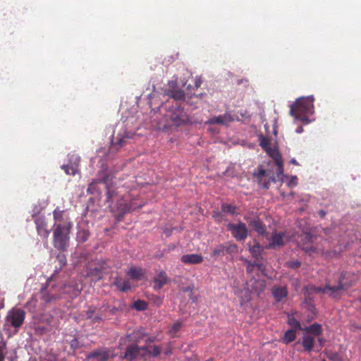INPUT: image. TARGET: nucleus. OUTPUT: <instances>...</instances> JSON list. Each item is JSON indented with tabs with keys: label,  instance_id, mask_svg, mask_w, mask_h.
Listing matches in <instances>:
<instances>
[{
	"label": "nucleus",
	"instance_id": "6",
	"mask_svg": "<svg viewBox=\"0 0 361 361\" xmlns=\"http://www.w3.org/2000/svg\"><path fill=\"white\" fill-rule=\"evenodd\" d=\"M227 229L237 241H243L247 237L248 231L245 224L243 222L238 224L230 223L227 225Z\"/></svg>",
	"mask_w": 361,
	"mask_h": 361
},
{
	"label": "nucleus",
	"instance_id": "16",
	"mask_svg": "<svg viewBox=\"0 0 361 361\" xmlns=\"http://www.w3.org/2000/svg\"><path fill=\"white\" fill-rule=\"evenodd\" d=\"M259 146L269 155L271 158L275 157V154H279L280 152L276 147L270 146V140L264 135H260L259 137Z\"/></svg>",
	"mask_w": 361,
	"mask_h": 361
},
{
	"label": "nucleus",
	"instance_id": "4",
	"mask_svg": "<svg viewBox=\"0 0 361 361\" xmlns=\"http://www.w3.org/2000/svg\"><path fill=\"white\" fill-rule=\"evenodd\" d=\"M72 227L66 226L57 225L54 227L53 233L54 247L61 251H64L69 245L70 232Z\"/></svg>",
	"mask_w": 361,
	"mask_h": 361
},
{
	"label": "nucleus",
	"instance_id": "28",
	"mask_svg": "<svg viewBox=\"0 0 361 361\" xmlns=\"http://www.w3.org/2000/svg\"><path fill=\"white\" fill-rule=\"evenodd\" d=\"M133 136V134L131 133L130 132H124V133L123 135L118 134L117 136L114 138L115 141L114 143L115 145H118L120 147H123L126 143V140L127 139L132 138Z\"/></svg>",
	"mask_w": 361,
	"mask_h": 361
},
{
	"label": "nucleus",
	"instance_id": "44",
	"mask_svg": "<svg viewBox=\"0 0 361 361\" xmlns=\"http://www.w3.org/2000/svg\"><path fill=\"white\" fill-rule=\"evenodd\" d=\"M71 348L73 350H75L80 348V342L78 338H73L70 341Z\"/></svg>",
	"mask_w": 361,
	"mask_h": 361
},
{
	"label": "nucleus",
	"instance_id": "1",
	"mask_svg": "<svg viewBox=\"0 0 361 361\" xmlns=\"http://www.w3.org/2000/svg\"><path fill=\"white\" fill-rule=\"evenodd\" d=\"M165 108L166 109L165 117L169 127L178 128L191 123L190 116L180 102L171 103V104L168 102Z\"/></svg>",
	"mask_w": 361,
	"mask_h": 361
},
{
	"label": "nucleus",
	"instance_id": "57",
	"mask_svg": "<svg viewBox=\"0 0 361 361\" xmlns=\"http://www.w3.org/2000/svg\"><path fill=\"white\" fill-rule=\"evenodd\" d=\"M250 264H252V263H251V262H248V266H247V271H252V267H251V266H250Z\"/></svg>",
	"mask_w": 361,
	"mask_h": 361
},
{
	"label": "nucleus",
	"instance_id": "47",
	"mask_svg": "<svg viewBox=\"0 0 361 361\" xmlns=\"http://www.w3.org/2000/svg\"><path fill=\"white\" fill-rule=\"evenodd\" d=\"M288 267L292 269H297L300 267L301 263L298 260L290 261L287 263Z\"/></svg>",
	"mask_w": 361,
	"mask_h": 361
},
{
	"label": "nucleus",
	"instance_id": "49",
	"mask_svg": "<svg viewBox=\"0 0 361 361\" xmlns=\"http://www.w3.org/2000/svg\"><path fill=\"white\" fill-rule=\"evenodd\" d=\"M4 345L2 346H0V361L4 360L5 355H4Z\"/></svg>",
	"mask_w": 361,
	"mask_h": 361
},
{
	"label": "nucleus",
	"instance_id": "12",
	"mask_svg": "<svg viewBox=\"0 0 361 361\" xmlns=\"http://www.w3.org/2000/svg\"><path fill=\"white\" fill-rule=\"evenodd\" d=\"M104 172L99 173L97 178L94 179L89 185L87 192L91 195H100L102 194L101 186L104 188L103 181Z\"/></svg>",
	"mask_w": 361,
	"mask_h": 361
},
{
	"label": "nucleus",
	"instance_id": "18",
	"mask_svg": "<svg viewBox=\"0 0 361 361\" xmlns=\"http://www.w3.org/2000/svg\"><path fill=\"white\" fill-rule=\"evenodd\" d=\"M233 121V116L230 114L226 113L222 115H219L218 116H214L210 118L208 121V123L227 125L228 123Z\"/></svg>",
	"mask_w": 361,
	"mask_h": 361
},
{
	"label": "nucleus",
	"instance_id": "29",
	"mask_svg": "<svg viewBox=\"0 0 361 361\" xmlns=\"http://www.w3.org/2000/svg\"><path fill=\"white\" fill-rule=\"evenodd\" d=\"M272 159L274 161L276 166V173L277 174L278 176H279L280 175H282L283 173L282 157L281 154H275V157H274Z\"/></svg>",
	"mask_w": 361,
	"mask_h": 361
},
{
	"label": "nucleus",
	"instance_id": "31",
	"mask_svg": "<svg viewBox=\"0 0 361 361\" xmlns=\"http://www.w3.org/2000/svg\"><path fill=\"white\" fill-rule=\"evenodd\" d=\"M296 338V331L293 329H289L286 331L282 338L283 342L285 344H288L294 341Z\"/></svg>",
	"mask_w": 361,
	"mask_h": 361
},
{
	"label": "nucleus",
	"instance_id": "45",
	"mask_svg": "<svg viewBox=\"0 0 361 361\" xmlns=\"http://www.w3.org/2000/svg\"><path fill=\"white\" fill-rule=\"evenodd\" d=\"M302 250H304L305 252L311 255L312 253H314L317 251V249L315 247H314L312 245H309L307 246L302 247Z\"/></svg>",
	"mask_w": 361,
	"mask_h": 361
},
{
	"label": "nucleus",
	"instance_id": "42",
	"mask_svg": "<svg viewBox=\"0 0 361 361\" xmlns=\"http://www.w3.org/2000/svg\"><path fill=\"white\" fill-rule=\"evenodd\" d=\"M89 236L90 233L88 231H80L78 235V238L82 243L87 241L89 238Z\"/></svg>",
	"mask_w": 361,
	"mask_h": 361
},
{
	"label": "nucleus",
	"instance_id": "58",
	"mask_svg": "<svg viewBox=\"0 0 361 361\" xmlns=\"http://www.w3.org/2000/svg\"><path fill=\"white\" fill-rule=\"evenodd\" d=\"M290 163L293 164H295V165H298V163L297 162V161L295 159H292L290 160Z\"/></svg>",
	"mask_w": 361,
	"mask_h": 361
},
{
	"label": "nucleus",
	"instance_id": "10",
	"mask_svg": "<svg viewBox=\"0 0 361 361\" xmlns=\"http://www.w3.org/2000/svg\"><path fill=\"white\" fill-rule=\"evenodd\" d=\"M146 350V346L139 347L137 344H130L126 348L124 357L128 361H131L138 357H144Z\"/></svg>",
	"mask_w": 361,
	"mask_h": 361
},
{
	"label": "nucleus",
	"instance_id": "2",
	"mask_svg": "<svg viewBox=\"0 0 361 361\" xmlns=\"http://www.w3.org/2000/svg\"><path fill=\"white\" fill-rule=\"evenodd\" d=\"M357 280V276L354 274L346 272L341 275L339 281L337 286L326 285L324 288L311 286V290H313L317 293H325L327 290L334 293L339 290H346L352 286L354 283Z\"/></svg>",
	"mask_w": 361,
	"mask_h": 361
},
{
	"label": "nucleus",
	"instance_id": "41",
	"mask_svg": "<svg viewBox=\"0 0 361 361\" xmlns=\"http://www.w3.org/2000/svg\"><path fill=\"white\" fill-rule=\"evenodd\" d=\"M226 252L227 254H233L238 252V246L234 243L225 245Z\"/></svg>",
	"mask_w": 361,
	"mask_h": 361
},
{
	"label": "nucleus",
	"instance_id": "50",
	"mask_svg": "<svg viewBox=\"0 0 361 361\" xmlns=\"http://www.w3.org/2000/svg\"><path fill=\"white\" fill-rule=\"evenodd\" d=\"M135 341H138L140 339L142 338V333L140 331H135Z\"/></svg>",
	"mask_w": 361,
	"mask_h": 361
},
{
	"label": "nucleus",
	"instance_id": "21",
	"mask_svg": "<svg viewBox=\"0 0 361 361\" xmlns=\"http://www.w3.org/2000/svg\"><path fill=\"white\" fill-rule=\"evenodd\" d=\"M315 344V338L312 335L304 334L302 339V345L304 350L310 353L313 350Z\"/></svg>",
	"mask_w": 361,
	"mask_h": 361
},
{
	"label": "nucleus",
	"instance_id": "3",
	"mask_svg": "<svg viewBox=\"0 0 361 361\" xmlns=\"http://www.w3.org/2000/svg\"><path fill=\"white\" fill-rule=\"evenodd\" d=\"M313 113L314 105L311 104V100H303L301 98L297 99L290 109V114L292 116L306 123L309 122L307 116Z\"/></svg>",
	"mask_w": 361,
	"mask_h": 361
},
{
	"label": "nucleus",
	"instance_id": "61",
	"mask_svg": "<svg viewBox=\"0 0 361 361\" xmlns=\"http://www.w3.org/2000/svg\"><path fill=\"white\" fill-rule=\"evenodd\" d=\"M206 361H214V360L212 358H210V359H209V360H207Z\"/></svg>",
	"mask_w": 361,
	"mask_h": 361
},
{
	"label": "nucleus",
	"instance_id": "59",
	"mask_svg": "<svg viewBox=\"0 0 361 361\" xmlns=\"http://www.w3.org/2000/svg\"><path fill=\"white\" fill-rule=\"evenodd\" d=\"M260 286H261V287H260V291H261V290H264V284H260Z\"/></svg>",
	"mask_w": 361,
	"mask_h": 361
},
{
	"label": "nucleus",
	"instance_id": "30",
	"mask_svg": "<svg viewBox=\"0 0 361 361\" xmlns=\"http://www.w3.org/2000/svg\"><path fill=\"white\" fill-rule=\"evenodd\" d=\"M263 250L262 246L258 242H255V245L249 247V251L252 256L258 260L261 257V252Z\"/></svg>",
	"mask_w": 361,
	"mask_h": 361
},
{
	"label": "nucleus",
	"instance_id": "26",
	"mask_svg": "<svg viewBox=\"0 0 361 361\" xmlns=\"http://www.w3.org/2000/svg\"><path fill=\"white\" fill-rule=\"evenodd\" d=\"M283 233H273L271 237V243L269 245L270 248H275L283 245Z\"/></svg>",
	"mask_w": 361,
	"mask_h": 361
},
{
	"label": "nucleus",
	"instance_id": "48",
	"mask_svg": "<svg viewBox=\"0 0 361 361\" xmlns=\"http://www.w3.org/2000/svg\"><path fill=\"white\" fill-rule=\"evenodd\" d=\"M57 259L59 262L60 266L63 267L66 264V256L63 254H59L57 255Z\"/></svg>",
	"mask_w": 361,
	"mask_h": 361
},
{
	"label": "nucleus",
	"instance_id": "27",
	"mask_svg": "<svg viewBox=\"0 0 361 361\" xmlns=\"http://www.w3.org/2000/svg\"><path fill=\"white\" fill-rule=\"evenodd\" d=\"M145 272L142 269L136 268L134 267H130L128 271L127 272V275L129 276L130 279L137 281L141 280Z\"/></svg>",
	"mask_w": 361,
	"mask_h": 361
},
{
	"label": "nucleus",
	"instance_id": "11",
	"mask_svg": "<svg viewBox=\"0 0 361 361\" xmlns=\"http://www.w3.org/2000/svg\"><path fill=\"white\" fill-rule=\"evenodd\" d=\"M80 162V157L76 154H69L68 164H64L61 169L67 175L75 176L78 173V166Z\"/></svg>",
	"mask_w": 361,
	"mask_h": 361
},
{
	"label": "nucleus",
	"instance_id": "39",
	"mask_svg": "<svg viewBox=\"0 0 361 361\" xmlns=\"http://www.w3.org/2000/svg\"><path fill=\"white\" fill-rule=\"evenodd\" d=\"M148 304L144 300H138L135 301L133 305V307L138 311L145 310L147 308Z\"/></svg>",
	"mask_w": 361,
	"mask_h": 361
},
{
	"label": "nucleus",
	"instance_id": "32",
	"mask_svg": "<svg viewBox=\"0 0 361 361\" xmlns=\"http://www.w3.org/2000/svg\"><path fill=\"white\" fill-rule=\"evenodd\" d=\"M169 95L174 100L172 103L179 102V101L185 99V93L182 90H174L171 92Z\"/></svg>",
	"mask_w": 361,
	"mask_h": 361
},
{
	"label": "nucleus",
	"instance_id": "60",
	"mask_svg": "<svg viewBox=\"0 0 361 361\" xmlns=\"http://www.w3.org/2000/svg\"><path fill=\"white\" fill-rule=\"evenodd\" d=\"M306 238H307V239H308V240H311V238H312V236H311V235H306Z\"/></svg>",
	"mask_w": 361,
	"mask_h": 361
},
{
	"label": "nucleus",
	"instance_id": "7",
	"mask_svg": "<svg viewBox=\"0 0 361 361\" xmlns=\"http://www.w3.org/2000/svg\"><path fill=\"white\" fill-rule=\"evenodd\" d=\"M254 176L257 178L258 185L262 188L268 189L271 182H276L274 176L262 167L257 168V170L254 173Z\"/></svg>",
	"mask_w": 361,
	"mask_h": 361
},
{
	"label": "nucleus",
	"instance_id": "5",
	"mask_svg": "<svg viewBox=\"0 0 361 361\" xmlns=\"http://www.w3.org/2000/svg\"><path fill=\"white\" fill-rule=\"evenodd\" d=\"M110 269L109 260L97 259L88 264L87 276L97 282L102 279L104 274H108Z\"/></svg>",
	"mask_w": 361,
	"mask_h": 361
},
{
	"label": "nucleus",
	"instance_id": "22",
	"mask_svg": "<svg viewBox=\"0 0 361 361\" xmlns=\"http://www.w3.org/2000/svg\"><path fill=\"white\" fill-rule=\"evenodd\" d=\"M302 331L307 335H312L314 338L322 336L323 332L322 325L316 322L309 326L303 328Z\"/></svg>",
	"mask_w": 361,
	"mask_h": 361
},
{
	"label": "nucleus",
	"instance_id": "24",
	"mask_svg": "<svg viewBox=\"0 0 361 361\" xmlns=\"http://www.w3.org/2000/svg\"><path fill=\"white\" fill-rule=\"evenodd\" d=\"M249 225L259 235H264L266 233V226L259 218L254 219Z\"/></svg>",
	"mask_w": 361,
	"mask_h": 361
},
{
	"label": "nucleus",
	"instance_id": "9",
	"mask_svg": "<svg viewBox=\"0 0 361 361\" xmlns=\"http://www.w3.org/2000/svg\"><path fill=\"white\" fill-rule=\"evenodd\" d=\"M7 321L15 328L22 326L25 318V312L21 309H13L8 313Z\"/></svg>",
	"mask_w": 361,
	"mask_h": 361
},
{
	"label": "nucleus",
	"instance_id": "40",
	"mask_svg": "<svg viewBox=\"0 0 361 361\" xmlns=\"http://www.w3.org/2000/svg\"><path fill=\"white\" fill-rule=\"evenodd\" d=\"M221 211L223 212H227V213H229L231 214H235L236 213V207L235 206H233L232 204H221Z\"/></svg>",
	"mask_w": 361,
	"mask_h": 361
},
{
	"label": "nucleus",
	"instance_id": "36",
	"mask_svg": "<svg viewBox=\"0 0 361 361\" xmlns=\"http://www.w3.org/2000/svg\"><path fill=\"white\" fill-rule=\"evenodd\" d=\"M182 327V323L177 321L173 323V326L169 329V334L171 337H176Z\"/></svg>",
	"mask_w": 361,
	"mask_h": 361
},
{
	"label": "nucleus",
	"instance_id": "8",
	"mask_svg": "<svg viewBox=\"0 0 361 361\" xmlns=\"http://www.w3.org/2000/svg\"><path fill=\"white\" fill-rule=\"evenodd\" d=\"M103 181L106 189V202L112 203L117 195L116 188L113 183V176L104 171Z\"/></svg>",
	"mask_w": 361,
	"mask_h": 361
},
{
	"label": "nucleus",
	"instance_id": "55",
	"mask_svg": "<svg viewBox=\"0 0 361 361\" xmlns=\"http://www.w3.org/2000/svg\"><path fill=\"white\" fill-rule=\"evenodd\" d=\"M200 84H201V81H200V80H197H197H195V87L197 88L198 87H200Z\"/></svg>",
	"mask_w": 361,
	"mask_h": 361
},
{
	"label": "nucleus",
	"instance_id": "38",
	"mask_svg": "<svg viewBox=\"0 0 361 361\" xmlns=\"http://www.w3.org/2000/svg\"><path fill=\"white\" fill-rule=\"evenodd\" d=\"M142 205H143L142 204H137L135 203L134 202H131L130 203L126 204L125 205V207L123 209V212L126 213V212H132L136 209H140V208H142Z\"/></svg>",
	"mask_w": 361,
	"mask_h": 361
},
{
	"label": "nucleus",
	"instance_id": "17",
	"mask_svg": "<svg viewBox=\"0 0 361 361\" xmlns=\"http://www.w3.org/2000/svg\"><path fill=\"white\" fill-rule=\"evenodd\" d=\"M271 293L274 300L279 302L288 296V291L286 286H274L271 289Z\"/></svg>",
	"mask_w": 361,
	"mask_h": 361
},
{
	"label": "nucleus",
	"instance_id": "20",
	"mask_svg": "<svg viewBox=\"0 0 361 361\" xmlns=\"http://www.w3.org/2000/svg\"><path fill=\"white\" fill-rule=\"evenodd\" d=\"M180 260L186 264H197L203 261V257L198 254H188L183 255Z\"/></svg>",
	"mask_w": 361,
	"mask_h": 361
},
{
	"label": "nucleus",
	"instance_id": "25",
	"mask_svg": "<svg viewBox=\"0 0 361 361\" xmlns=\"http://www.w3.org/2000/svg\"><path fill=\"white\" fill-rule=\"evenodd\" d=\"M113 285L121 292H126L131 288V284L129 279L122 281L119 277H116L114 279Z\"/></svg>",
	"mask_w": 361,
	"mask_h": 361
},
{
	"label": "nucleus",
	"instance_id": "46",
	"mask_svg": "<svg viewBox=\"0 0 361 361\" xmlns=\"http://www.w3.org/2000/svg\"><path fill=\"white\" fill-rule=\"evenodd\" d=\"M41 294H42V300L45 302H49L52 300V299L54 298L53 296H49V295H47L46 294V288H43L41 291Z\"/></svg>",
	"mask_w": 361,
	"mask_h": 361
},
{
	"label": "nucleus",
	"instance_id": "51",
	"mask_svg": "<svg viewBox=\"0 0 361 361\" xmlns=\"http://www.w3.org/2000/svg\"><path fill=\"white\" fill-rule=\"evenodd\" d=\"M315 338H317V341L319 343V345L322 347L324 343L325 342L324 338L321 336H316Z\"/></svg>",
	"mask_w": 361,
	"mask_h": 361
},
{
	"label": "nucleus",
	"instance_id": "15",
	"mask_svg": "<svg viewBox=\"0 0 361 361\" xmlns=\"http://www.w3.org/2000/svg\"><path fill=\"white\" fill-rule=\"evenodd\" d=\"M109 350L106 348H99L93 350L87 355V360L95 359L96 361H107L109 358Z\"/></svg>",
	"mask_w": 361,
	"mask_h": 361
},
{
	"label": "nucleus",
	"instance_id": "37",
	"mask_svg": "<svg viewBox=\"0 0 361 361\" xmlns=\"http://www.w3.org/2000/svg\"><path fill=\"white\" fill-rule=\"evenodd\" d=\"M225 245H218L212 251V255L214 257H221L226 254Z\"/></svg>",
	"mask_w": 361,
	"mask_h": 361
},
{
	"label": "nucleus",
	"instance_id": "52",
	"mask_svg": "<svg viewBox=\"0 0 361 361\" xmlns=\"http://www.w3.org/2000/svg\"><path fill=\"white\" fill-rule=\"evenodd\" d=\"M326 214V212L323 210V209H320L319 212H318V215L321 217V218H324Z\"/></svg>",
	"mask_w": 361,
	"mask_h": 361
},
{
	"label": "nucleus",
	"instance_id": "13",
	"mask_svg": "<svg viewBox=\"0 0 361 361\" xmlns=\"http://www.w3.org/2000/svg\"><path fill=\"white\" fill-rule=\"evenodd\" d=\"M54 219L55 221L54 227L57 225H64L68 227H72L73 224L71 222L70 218L66 214L64 210H60L58 207L53 212Z\"/></svg>",
	"mask_w": 361,
	"mask_h": 361
},
{
	"label": "nucleus",
	"instance_id": "43",
	"mask_svg": "<svg viewBox=\"0 0 361 361\" xmlns=\"http://www.w3.org/2000/svg\"><path fill=\"white\" fill-rule=\"evenodd\" d=\"M250 266L257 267L258 269V270L262 273L265 270V265L262 262H259V259L258 260L255 259L254 263L250 264Z\"/></svg>",
	"mask_w": 361,
	"mask_h": 361
},
{
	"label": "nucleus",
	"instance_id": "54",
	"mask_svg": "<svg viewBox=\"0 0 361 361\" xmlns=\"http://www.w3.org/2000/svg\"><path fill=\"white\" fill-rule=\"evenodd\" d=\"M164 354L166 355H171L172 354V350L171 348H168L167 349H166V350L164 351Z\"/></svg>",
	"mask_w": 361,
	"mask_h": 361
},
{
	"label": "nucleus",
	"instance_id": "19",
	"mask_svg": "<svg viewBox=\"0 0 361 361\" xmlns=\"http://www.w3.org/2000/svg\"><path fill=\"white\" fill-rule=\"evenodd\" d=\"M169 281L166 273L164 271H161L157 276L154 279V288L155 290H160L162 287Z\"/></svg>",
	"mask_w": 361,
	"mask_h": 361
},
{
	"label": "nucleus",
	"instance_id": "56",
	"mask_svg": "<svg viewBox=\"0 0 361 361\" xmlns=\"http://www.w3.org/2000/svg\"><path fill=\"white\" fill-rule=\"evenodd\" d=\"M303 131V129H302V127H298L297 129H296V133H300Z\"/></svg>",
	"mask_w": 361,
	"mask_h": 361
},
{
	"label": "nucleus",
	"instance_id": "33",
	"mask_svg": "<svg viewBox=\"0 0 361 361\" xmlns=\"http://www.w3.org/2000/svg\"><path fill=\"white\" fill-rule=\"evenodd\" d=\"M288 324L291 326V329L293 330H302L303 328L301 326L300 322L297 320L294 316H289L288 318Z\"/></svg>",
	"mask_w": 361,
	"mask_h": 361
},
{
	"label": "nucleus",
	"instance_id": "14",
	"mask_svg": "<svg viewBox=\"0 0 361 361\" xmlns=\"http://www.w3.org/2000/svg\"><path fill=\"white\" fill-rule=\"evenodd\" d=\"M35 223L38 234L41 237L47 239L49 235L50 231L47 229V224L45 217L44 216H36L35 219Z\"/></svg>",
	"mask_w": 361,
	"mask_h": 361
},
{
	"label": "nucleus",
	"instance_id": "34",
	"mask_svg": "<svg viewBox=\"0 0 361 361\" xmlns=\"http://www.w3.org/2000/svg\"><path fill=\"white\" fill-rule=\"evenodd\" d=\"M147 350L145 352L146 355H149L152 357H158L161 353V348L160 347L157 345H152V346H146Z\"/></svg>",
	"mask_w": 361,
	"mask_h": 361
},
{
	"label": "nucleus",
	"instance_id": "23",
	"mask_svg": "<svg viewBox=\"0 0 361 361\" xmlns=\"http://www.w3.org/2000/svg\"><path fill=\"white\" fill-rule=\"evenodd\" d=\"M87 319L91 321L92 324L99 323L102 321V314L97 308H90L85 312Z\"/></svg>",
	"mask_w": 361,
	"mask_h": 361
},
{
	"label": "nucleus",
	"instance_id": "35",
	"mask_svg": "<svg viewBox=\"0 0 361 361\" xmlns=\"http://www.w3.org/2000/svg\"><path fill=\"white\" fill-rule=\"evenodd\" d=\"M324 354L326 357L331 361H343L341 355L337 352L324 351Z\"/></svg>",
	"mask_w": 361,
	"mask_h": 361
},
{
	"label": "nucleus",
	"instance_id": "53",
	"mask_svg": "<svg viewBox=\"0 0 361 361\" xmlns=\"http://www.w3.org/2000/svg\"><path fill=\"white\" fill-rule=\"evenodd\" d=\"M303 100H308V101H310L311 100V104H313V102H314V97L312 95L311 96H309L307 97H302L301 98Z\"/></svg>",
	"mask_w": 361,
	"mask_h": 361
}]
</instances>
